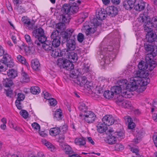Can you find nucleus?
Wrapping results in <instances>:
<instances>
[{
  "label": "nucleus",
  "mask_w": 157,
  "mask_h": 157,
  "mask_svg": "<svg viewBox=\"0 0 157 157\" xmlns=\"http://www.w3.org/2000/svg\"><path fill=\"white\" fill-rule=\"evenodd\" d=\"M118 85L119 87L122 90V92L123 91H129L130 90H133L134 89V86H132V84H127V81L126 79L120 80L118 82Z\"/></svg>",
  "instance_id": "obj_8"
},
{
  "label": "nucleus",
  "mask_w": 157,
  "mask_h": 157,
  "mask_svg": "<svg viewBox=\"0 0 157 157\" xmlns=\"http://www.w3.org/2000/svg\"><path fill=\"white\" fill-rule=\"evenodd\" d=\"M74 142L76 144L80 146H83L86 144L85 140L83 138H76Z\"/></svg>",
  "instance_id": "obj_37"
},
{
  "label": "nucleus",
  "mask_w": 157,
  "mask_h": 157,
  "mask_svg": "<svg viewBox=\"0 0 157 157\" xmlns=\"http://www.w3.org/2000/svg\"><path fill=\"white\" fill-rule=\"evenodd\" d=\"M29 81V78L27 74L25 71H22L21 72V82H28Z\"/></svg>",
  "instance_id": "obj_33"
},
{
  "label": "nucleus",
  "mask_w": 157,
  "mask_h": 157,
  "mask_svg": "<svg viewBox=\"0 0 157 157\" xmlns=\"http://www.w3.org/2000/svg\"><path fill=\"white\" fill-rule=\"evenodd\" d=\"M103 95L106 98L109 99L110 98H113L114 94L112 90H110L105 91Z\"/></svg>",
  "instance_id": "obj_39"
},
{
  "label": "nucleus",
  "mask_w": 157,
  "mask_h": 157,
  "mask_svg": "<svg viewBox=\"0 0 157 157\" xmlns=\"http://www.w3.org/2000/svg\"><path fill=\"white\" fill-rule=\"evenodd\" d=\"M2 61L4 62V63L6 64L9 61H11V56L8 54H4Z\"/></svg>",
  "instance_id": "obj_45"
},
{
  "label": "nucleus",
  "mask_w": 157,
  "mask_h": 157,
  "mask_svg": "<svg viewBox=\"0 0 157 157\" xmlns=\"http://www.w3.org/2000/svg\"><path fill=\"white\" fill-rule=\"evenodd\" d=\"M70 6L67 4H64L61 9V11L63 13V15L69 14L70 12Z\"/></svg>",
  "instance_id": "obj_27"
},
{
  "label": "nucleus",
  "mask_w": 157,
  "mask_h": 157,
  "mask_svg": "<svg viewBox=\"0 0 157 157\" xmlns=\"http://www.w3.org/2000/svg\"><path fill=\"white\" fill-rule=\"evenodd\" d=\"M106 134L108 136L105 140L106 142L110 144H115L117 141V136L115 135L114 131L113 129H109L107 131Z\"/></svg>",
  "instance_id": "obj_7"
},
{
  "label": "nucleus",
  "mask_w": 157,
  "mask_h": 157,
  "mask_svg": "<svg viewBox=\"0 0 157 157\" xmlns=\"http://www.w3.org/2000/svg\"><path fill=\"white\" fill-rule=\"evenodd\" d=\"M84 119L85 121L88 123L93 122L96 118V116L92 112L87 111V112L83 114Z\"/></svg>",
  "instance_id": "obj_9"
},
{
  "label": "nucleus",
  "mask_w": 157,
  "mask_h": 157,
  "mask_svg": "<svg viewBox=\"0 0 157 157\" xmlns=\"http://www.w3.org/2000/svg\"><path fill=\"white\" fill-rule=\"evenodd\" d=\"M9 125L11 128H13L18 132H21L22 130L21 128L18 126H17L15 124L11 122H9Z\"/></svg>",
  "instance_id": "obj_46"
},
{
  "label": "nucleus",
  "mask_w": 157,
  "mask_h": 157,
  "mask_svg": "<svg viewBox=\"0 0 157 157\" xmlns=\"http://www.w3.org/2000/svg\"><path fill=\"white\" fill-rule=\"evenodd\" d=\"M148 42H147L145 43L144 45V47L145 48V50L146 51H151L152 52L154 51V45H151Z\"/></svg>",
  "instance_id": "obj_42"
},
{
  "label": "nucleus",
  "mask_w": 157,
  "mask_h": 157,
  "mask_svg": "<svg viewBox=\"0 0 157 157\" xmlns=\"http://www.w3.org/2000/svg\"><path fill=\"white\" fill-rule=\"evenodd\" d=\"M20 113L24 118L26 119L28 117V112L25 110H21Z\"/></svg>",
  "instance_id": "obj_58"
},
{
  "label": "nucleus",
  "mask_w": 157,
  "mask_h": 157,
  "mask_svg": "<svg viewBox=\"0 0 157 157\" xmlns=\"http://www.w3.org/2000/svg\"><path fill=\"white\" fill-rule=\"evenodd\" d=\"M60 18L62 19V22L64 24L67 23L69 22L70 16L69 14H66L65 15H62Z\"/></svg>",
  "instance_id": "obj_35"
},
{
  "label": "nucleus",
  "mask_w": 157,
  "mask_h": 157,
  "mask_svg": "<svg viewBox=\"0 0 157 157\" xmlns=\"http://www.w3.org/2000/svg\"><path fill=\"white\" fill-rule=\"evenodd\" d=\"M7 74L9 77L12 78H14L17 76V71L13 69H9L7 72Z\"/></svg>",
  "instance_id": "obj_22"
},
{
  "label": "nucleus",
  "mask_w": 157,
  "mask_h": 157,
  "mask_svg": "<svg viewBox=\"0 0 157 157\" xmlns=\"http://www.w3.org/2000/svg\"><path fill=\"white\" fill-rule=\"evenodd\" d=\"M84 39V35L81 33H79L77 36V40L80 43H82Z\"/></svg>",
  "instance_id": "obj_57"
},
{
  "label": "nucleus",
  "mask_w": 157,
  "mask_h": 157,
  "mask_svg": "<svg viewBox=\"0 0 157 157\" xmlns=\"http://www.w3.org/2000/svg\"><path fill=\"white\" fill-rule=\"evenodd\" d=\"M79 110L82 112L85 113L87 112V106L83 103H80L78 107Z\"/></svg>",
  "instance_id": "obj_44"
},
{
  "label": "nucleus",
  "mask_w": 157,
  "mask_h": 157,
  "mask_svg": "<svg viewBox=\"0 0 157 157\" xmlns=\"http://www.w3.org/2000/svg\"><path fill=\"white\" fill-rule=\"evenodd\" d=\"M32 126L33 128L36 130H39L40 128V125L36 122H34L32 124Z\"/></svg>",
  "instance_id": "obj_64"
},
{
  "label": "nucleus",
  "mask_w": 157,
  "mask_h": 157,
  "mask_svg": "<svg viewBox=\"0 0 157 157\" xmlns=\"http://www.w3.org/2000/svg\"><path fill=\"white\" fill-rule=\"evenodd\" d=\"M134 3L133 1H131L130 0H128L126 2L123 3V6L124 8L127 10H130L132 9Z\"/></svg>",
  "instance_id": "obj_31"
},
{
  "label": "nucleus",
  "mask_w": 157,
  "mask_h": 157,
  "mask_svg": "<svg viewBox=\"0 0 157 157\" xmlns=\"http://www.w3.org/2000/svg\"><path fill=\"white\" fill-rule=\"evenodd\" d=\"M56 27L58 29H64L65 28V24L63 22L59 23L56 24Z\"/></svg>",
  "instance_id": "obj_53"
},
{
  "label": "nucleus",
  "mask_w": 157,
  "mask_h": 157,
  "mask_svg": "<svg viewBox=\"0 0 157 157\" xmlns=\"http://www.w3.org/2000/svg\"><path fill=\"white\" fill-rule=\"evenodd\" d=\"M88 16V14L87 13H82L80 14V17L78 19V21L79 23L83 22L85 18Z\"/></svg>",
  "instance_id": "obj_49"
},
{
  "label": "nucleus",
  "mask_w": 157,
  "mask_h": 157,
  "mask_svg": "<svg viewBox=\"0 0 157 157\" xmlns=\"http://www.w3.org/2000/svg\"><path fill=\"white\" fill-rule=\"evenodd\" d=\"M60 50L58 48H54L51 51V55L54 58H56L58 57H60Z\"/></svg>",
  "instance_id": "obj_29"
},
{
  "label": "nucleus",
  "mask_w": 157,
  "mask_h": 157,
  "mask_svg": "<svg viewBox=\"0 0 157 157\" xmlns=\"http://www.w3.org/2000/svg\"><path fill=\"white\" fill-rule=\"evenodd\" d=\"M69 52L66 49H64L62 50V51L60 50V56L62 57L63 58H67V56L69 55Z\"/></svg>",
  "instance_id": "obj_50"
},
{
  "label": "nucleus",
  "mask_w": 157,
  "mask_h": 157,
  "mask_svg": "<svg viewBox=\"0 0 157 157\" xmlns=\"http://www.w3.org/2000/svg\"><path fill=\"white\" fill-rule=\"evenodd\" d=\"M60 38H55L52 39V44L55 47H58L60 44Z\"/></svg>",
  "instance_id": "obj_47"
},
{
  "label": "nucleus",
  "mask_w": 157,
  "mask_h": 157,
  "mask_svg": "<svg viewBox=\"0 0 157 157\" xmlns=\"http://www.w3.org/2000/svg\"><path fill=\"white\" fill-rule=\"evenodd\" d=\"M108 130L107 126L104 124H101L99 126V133H103L105 132L106 133Z\"/></svg>",
  "instance_id": "obj_40"
},
{
  "label": "nucleus",
  "mask_w": 157,
  "mask_h": 157,
  "mask_svg": "<svg viewBox=\"0 0 157 157\" xmlns=\"http://www.w3.org/2000/svg\"><path fill=\"white\" fill-rule=\"evenodd\" d=\"M32 67L33 69L36 71H39L40 68V66L39 61L36 59H34L31 61Z\"/></svg>",
  "instance_id": "obj_20"
},
{
  "label": "nucleus",
  "mask_w": 157,
  "mask_h": 157,
  "mask_svg": "<svg viewBox=\"0 0 157 157\" xmlns=\"http://www.w3.org/2000/svg\"><path fill=\"white\" fill-rule=\"evenodd\" d=\"M107 12L106 8L105 10L103 8H101V10L99 11V20H101L105 19L107 16Z\"/></svg>",
  "instance_id": "obj_24"
},
{
  "label": "nucleus",
  "mask_w": 157,
  "mask_h": 157,
  "mask_svg": "<svg viewBox=\"0 0 157 157\" xmlns=\"http://www.w3.org/2000/svg\"><path fill=\"white\" fill-rule=\"evenodd\" d=\"M42 142L44 145L52 151H54L55 147L54 145L45 140H43Z\"/></svg>",
  "instance_id": "obj_34"
},
{
  "label": "nucleus",
  "mask_w": 157,
  "mask_h": 157,
  "mask_svg": "<svg viewBox=\"0 0 157 157\" xmlns=\"http://www.w3.org/2000/svg\"><path fill=\"white\" fill-rule=\"evenodd\" d=\"M102 121L104 124L107 126L113 124L114 123V120L112 116L107 115L103 117Z\"/></svg>",
  "instance_id": "obj_12"
},
{
  "label": "nucleus",
  "mask_w": 157,
  "mask_h": 157,
  "mask_svg": "<svg viewBox=\"0 0 157 157\" xmlns=\"http://www.w3.org/2000/svg\"><path fill=\"white\" fill-rule=\"evenodd\" d=\"M16 9L20 13H22L25 11V9L21 5H19V4L17 5H16Z\"/></svg>",
  "instance_id": "obj_54"
},
{
  "label": "nucleus",
  "mask_w": 157,
  "mask_h": 157,
  "mask_svg": "<svg viewBox=\"0 0 157 157\" xmlns=\"http://www.w3.org/2000/svg\"><path fill=\"white\" fill-rule=\"evenodd\" d=\"M148 65L147 62L144 61H140L138 65V67L140 71H142L146 70L148 69Z\"/></svg>",
  "instance_id": "obj_25"
},
{
  "label": "nucleus",
  "mask_w": 157,
  "mask_h": 157,
  "mask_svg": "<svg viewBox=\"0 0 157 157\" xmlns=\"http://www.w3.org/2000/svg\"><path fill=\"white\" fill-rule=\"evenodd\" d=\"M115 148L117 151L122 150L124 149V146L121 143H117L115 145Z\"/></svg>",
  "instance_id": "obj_52"
},
{
  "label": "nucleus",
  "mask_w": 157,
  "mask_h": 157,
  "mask_svg": "<svg viewBox=\"0 0 157 157\" xmlns=\"http://www.w3.org/2000/svg\"><path fill=\"white\" fill-rule=\"evenodd\" d=\"M77 81H78V83L81 86H84L88 81L87 80L86 77L85 76L78 77Z\"/></svg>",
  "instance_id": "obj_30"
},
{
  "label": "nucleus",
  "mask_w": 157,
  "mask_h": 157,
  "mask_svg": "<svg viewBox=\"0 0 157 157\" xmlns=\"http://www.w3.org/2000/svg\"><path fill=\"white\" fill-rule=\"evenodd\" d=\"M97 87L96 86L95 92H93L92 94V96L93 98L95 100H97L98 98V95L97 94L98 93V90H97Z\"/></svg>",
  "instance_id": "obj_61"
},
{
  "label": "nucleus",
  "mask_w": 157,
  "mask_h": 157,
  "mask_svg": "<svg viewBox=\"0 0 157 157\" xmlns=\"http://www.w3.org/2000/svg\"><path fill=\"white\" fill-rule=\"evenodd\" d=\"M33 36L36 38L37 40L39 41V44L42 43L47 40V38L45 35L44 29L40 27L34 30L32 33Z\"/></svg>",
  "instance_id": "obj_5"
},
{
  "label": "nucleus",
  "mask_w": 157,
  "mask_h": 157,
  "mask_svg": "<svg viewBox=\"0 0 157 157\" xmlns=\"http://www.w3.org/2000/svg\"><path fill=\"white\" fill-rule=\"evenodd\" d=\"M6 64L2 60L0 61V70L1 71H5L6 70Z\"/></svg>",
  "instance_id": "obj_59"
},
{
  "label": "nucleus",
  "mask_w": 157,
  "mask_h": 157,
  "mask_svg": "<svg viewBox=\"0 0 157 157\" xmlns=\"http://www.w3.org/2000/svg\"><path fill=\"white\" fill-rule=\"evenodd\" d=\"M21 21L24 24L26 25L30 28L32 29L34 26L35 22L33 20L31 21L29 19L26 17H22Z\"/></svg>",
  "instance_id": "obj_17"
},
{
  "label": "nucleus",
  "mask_w": 157,
  "mask_h": 157,
  "mask_svg": "<svg viewBox=\"0 0 157 157\" xmlns=\"http://www.w3.org/2000/svg\"><path fill=\"white\" fill-rule=\"evenodd\" d=\"M3 85L6 87H10L12 85L13 82L11 79L9 78H6L3 81Z\"/></svg>",
  "instance_id": "obj_36"
},
{
  "label": "nucleus",
  "mask_w": 157,
  "mask_h": 157,
  "mask_svg": "<svg viewBox=\"0 0 157 157\" xmlns=\"http://www.w3.org/2000/svg\"><path fill=\"white\" fill-rule=\"evenodd\" d=\"M134 76L135 77L147 78L149 75V72L148 70H145L142 71H137L134 72Z\"/></svg>",
  "instance_id": "obj_11"
},
{
  "label": "nucleus",
  "mask_w": 157,
  "mask_h": 157,
  "mask_svg": "<svg viewBox=\"0 0 157 157\" xmlns=\"http://www.w3.org/2000/svg\"><path fill=\"white\" fill-rule=\"evenodd\" d=\"M134 7L136 10L141 11L145 7V3L142 0H136L134 4Z\"/></svg>",
  "instance_id": "obj_13"
},
{
  "label": "nucleus",
  "mask_w": 157,
  "mask_h": 157,
  "mask_svg": "<svg viewBox=\"0 0 157 157\" xmlns=\"http://www.w3.org/2000/svg\"><path fill=\"white\" fill-rule=\"evenodd\" d=\"M141 78L133 76L130 78V83L132 84V86H134V90L137 87L138 85L141 86H145L150 82V79L149 78H147L142 79Z\"/></svg>",
  "instance_id": "obj_4"
},
{
  "label": "nucleus",
  "mask_w": 157,
  "mask_h": 157,
  "mask_svg": "<svg viewBox=\"0 0 157 157\" xmlns=\"http://www.w3.org/2000/svg\"><path fill=\"white\" fill-rule=\"evenodd\" d=\"M25 98V96L23 94L19 93L17 94V98L16 101H18V102L22 101L24 100Z\"/></svg>",
  "instance_id": "obj_55"
},
{
  "label": "nucleus",
  "mask_w": 157,
  "mask_h": 157,
  "mask_svg": "<svg viewBox=\"0 0 157 157\" xmlns=\"http://www.w3.org/2000/svg\"><path fill=\"white\" fill-rule=\"evenodd\" d=\"M59 32L56 30L54 31L52 33L50 37L52 39L60 38L59 36Z\"/></svg>",
  "instance_id": "obj_48"
},
{
  "label": "nucleus",
  "mask_w": 157,
  "mask_h": 157,
  "mask_svg": "<svg viewBox=\"0 0 157 157\" xmlns=\"http://www.w3.org/2000/svg\"><path fill=\"white\" fill-rule=\"evenodd\" d=\"M122 89L119 86H114L111 88V90L113 93V94H117L122 92Z\"/></svg>",
  "instance_id": "obj_38"
},
{
  "label": "nucleus",
  "mask_w": 157,
  "mask_h": 157,
  "mask_svg": "<svg viewBox=\"0 0 157 157\" xmlns=\"http://www.w3.org/2000/svg\"><path fill=\"white\" fill-rule=\"evenodd\" d=\"M40 44H43V48L46 51H51L53 49L52 47L53 45L51 43V42H49L48 41H46H46L43 43H40Z\"/></svg>",
  "instance_id": "obj_21"
},
{
  "label": "nucleus",
  "mask_w": 157,
  "mask_h": 157,
  "mask_svg": "<svg viewBox=\"0 0 157 157\" xmlns=\"http://www.w3.org/2000/svg\"><path fill=\"white\" fill-rule=\"evenodd\" d=\"M98 26V18L96 15L91 20L89 25H85L83 27V30L86 35L94 33L97 29Z\"/></svg>",
  "instance_id": "obj_3"
},
{
  "label": "nucleus",
  "mask_w": 157,
  "mask_h": 157,
  "mask_svg": "<svg viewBox=\"0 0 157 157\" xmlns=\"http://www.w3.org/2000/svg\"><path fill=\"white\" fill-rule=\"evenodd\" d=\"M60 132V128L58 127L51 128L49 130L50 134L53 136H55L59 134Z\"/></svg>",
  "instance_id": "obj_23"
},
{
  "label": "nucleus",
  "mask_w": 157,
  "mask_h": 157,
  "mask_svg": "<svg viewBox=\"0 0 157 157\" xmlns=\"http://www.w3.org/2000/svg\"><path fill=\"white\" fill-rule=\"evenodd\" d=\"M83 69L86 71H88L90 67V64L88 63V60H86L83 62Z\"/></svg>",
  "instance_id": "obj_62"
},
{
  "label": "nucleus",
  "mask_w": 157,
  "mask_h": 157,
  "mask_svg": "<svg viewBox=\"0 0 157 157\" xmlns=\"http://www.w3.org/2000/svg\"><path fill=\"white\" fill-rule=\"evenodd\" d=\"M30 91L32 93L34 94H38L40 92V88L37 86H33L30 88Z\"/></svg>",
  "instance_id": "obj_43"
},
{
  "label": "nucleus",
  "mask_w": 157,
  "mask_h": 157,
  "mask_svg": "<svg viewBox=\"0 0 157 157\" xmlns=\"http://www.w3.org/2000/svg\"><path fill=\"white\" fill-rule=\"evenodd\" d=\"M73 62L68 60L64 61L63 66L64 68L68 71H71L74 68V66L72 63Z\"/></svg>",
  "instance_id": "obj_19"
},
{
  "label": "nucleus",
  "mask_w": 157,
  "mask_h": 157,
  "mask_svg": "<svg viewBox=\"0 0 157 157\" xmlns=\"http://www.w3.org/2000/svg\"><path fill=\"white\" fill-rule=\"evenodd\" d=\"M63 150L66 154L68 155L72 154L74 153V151L68 145L64 144L62 146Z\"/></svg>",
  "instance_id": "obj_26"
},
{
  "label": "nucleus",
  "mask_w": 157,
  "mask_h": 157,
  "mask_svg": "<svg viewBox=\"0 0 157 157\" xmlns=\"http://www.w3.org/2000/svg\"><path fill=\"white\" fill-rule=\"evenodd\" d=\"M145 32L147 33L146 36L147 42H149V43H153L156 36L154 34L152 29L150 31Z\"/></svg>",
  "instance_id": "obj_14"
},
{
  "label": "nucleus",
  "mask_w": 157,
  "mask_h": 157,
  "mask_svg": "<svg viewBox=\"0 0 157 157\" xmlns=\"http://www.w3.org/2000/svg\"><path fill=\"white\" fill-rule=\"evenodd\" d=\"M25 37L27 42L29 45V50L31 51L32 53L35 50L34 46L36 44L38 46L40 45L39 44V41H37V39L33 41L29 35H25Z\"/></svg>",
  "instance_id": "obj_6"
},
{
  "label": "nucleus",
  "mask_w": 157,
  "mask_h": 157,
  "mask_svg": "<svg viewBox=\"0 0 157 157\" xmlns=\"http://www.w3.org/2000/svg\"><path fill=\"white\" fill-rule=\"evenodd\" d=\"M43 95L45 99L48 100L51 98V95L47 92L44 91L43 92Z\"/></svg>",
  "instance_id": "obj_63"
},
{
  "label": "nucleus",
  "mask_w": 157,
  "mask_h": 157,
  "mask_svg": "<svg viewBox=\"0 0 157 157\" xmlns=\"http://www.w3.org/2000/svg\"><path fill=\"white\" fill-rule=\"evenodd\" d=\"M48 100L51 105L55 106L56 105L57 101L55 99L51 98Z\"/></svg>",
  "instance_id": "obj_60"
},
{
  "label": "nucleus",
  "mask_w": 157,
  "mask_h": 157,
  "mask_svg": "<svg viewBox=\"0 0 157 157\" xmlns=\"http://www.w3.org/2000/svg\"><path fill=\"white\" fill-rule=\"evenodd\" d=\"M140 22L143 23L144 28L145 31L151 30L152 28L157 26V17L152 18L151 22L149 17L144 14H140L138 18Z\"/></svg>",
  "instance_id": "obj_1"
},
{
  "label": "nucleus",
  "mask_w": 157,
  "mask_h": 157,
  "mask_svg": "<svg viewBox=\"0 0 157 157\" xmlns=\"http://www.w3.org/2000/svg\"><path fill=\"white\" fill-rule=\"evenodd\" d=\"M76 2H77V3H75V5L74 3L73 5L70 6V12L73 13H76L78 11V6L81 3V1L79 0H78Z\"/></svg>",
  "instance_id": "obj_28"
},
{
  "label": "nucleus",
  "mask_w": 157,
  "mask_h": 157,
  "mask_svg": "<svg viewBox=\"0 0 157 157\" xmlns=\"http://www.w3.org/2000/svg\"><path fill=\"white\" fill-rule=\"evenodd\" d=\"M54 117L58 121L61 120L63 117L61 110L59 109H57L54 114Z\"/></svg>",
  "instance_id": "obj_32"
},
{
  "label": "nucleus",
  "mask_w": 157,
  "mask_h": 157,
  "mask_svg": "<svg viewBox=\"0 0 157 157\" xmlns=\"http://www.w3.org/2000/svg\"><path fill=\"white\" fill-rule=\"evenodd\" d=\"M100 59H99L100 65L102 66V68H103L106 65L109 63L111 59L109 58V56H104L103 55H100Z\"/></svg>",
  "instance_id": "obj_15"
},
{
  "label": "nucleus",
  "mask_w": 157,
  "mask_h": 157,
  "mask_svg": "<svg viewBox=\"0 0 157 157\" xmlns=\"http://www.w3.org/2000/svg\"><path fill=\"white\" fill-rule=\"evenodd\" d=\"M66 46L70 51L74 50L75 48V43L74 38H69L67 41Z\"/></svg>",
  "instance_id": "obj_16"
},
{
  "label": "nucleus",
  "mask_w": 157,
  "mask_h": 157,
  "mask_svg": "<svg viewBox=\"0 0 157 157\" xmlns=\"http://www.w3.org/2000/svg\"><path fill=\"white\" fill-rule=\"evenodd\" d=\"M106 11L107 15L113 17L117 15L118 10L117 7L114 6H110L106 8Z\"/></svg>",
  "instance_id": "obj_10"
},
{
  "label": "nucleus",
  "mask_w": 157,
  "mask_h": 157,
  "mask_svg": "<svg viewBox=\"0 0 157 157\" xmlns=\"http://www.w3.org/2000/svg\"><path fill=\"white\" fill-rule=\"evenodd\" d=\"M130 91L128 92L123 91V92L121 93V95H119L117 97V99L116 100V103L119 106L125 108H130L132 105L131 102L129 101L124 100L123 98H130Z\"/></svg>",
  "instance_id": "obj_2"
},
{
  "label": "nucleus",
  "mask_w": 157,
  "mask_h": 157,
  "mask_svg": "<svg viewBox=\"0 0 157 157\" xmlns=\"http://www.w3.org/2000/svg\"><path fill=\"white\" fill-rule=\"evenodd\" d=\"M18 61L23 64H24L25 66H27L29 65L28 63L26 61L25 58L20 55H18L17 57Z\"/></svg>",
  "instance_id": "obj_41"
},
{
  "label": "nucleus",
  "mask_w": 157,
  "mask_h": 157,
  "mask_svg": "<svg viewBox=\"0 0 157 157\" xmlns=\"http://www.w3.org/2000/svg\"><path fill=\"white\" fill-rule=\"evenodd\" d=\"M156 66V62L155 61H153L149 63V67L148 70L151 71Z\"/></svg>",
  "instance_id": "obj_51"
},
{
  "label": "nucleus",
  "mask_w": 157,
  "mask_h": 157,
  "mask_svg": "<svg viewBox=\"0 0 157 157\" xmlns=\"http://www.w3.org/2000/svg\"><path fill=\"white\" fill-rule=\"evenodd\" d=\"M67 57L69 61L73 63L76 62L78 59L77 54L74 52H69L68 56Z\"/></svg>",
  "instance_id": "obj_18"
},
{
  "label": "nucleus",
  "mask_w": 157,
  "mask_h": 157,
  "mask_svg": "<svg viewBox=\"0 0 157 157\" xmlns=\"http://www.w3.org/2000/svg\"><path fill=\"white\" fill-rule=\"evenodd\" d=\"M144 133L141 132H138L137 134L136 135L137 140H135V142L136 143H138L139 142L138 140H140L142 138V136L144 135Z\"/></svg>",
  "instance_id": "obj_56"
}]
</instances>
